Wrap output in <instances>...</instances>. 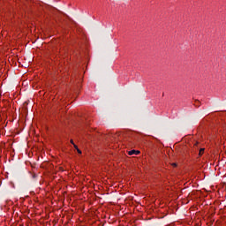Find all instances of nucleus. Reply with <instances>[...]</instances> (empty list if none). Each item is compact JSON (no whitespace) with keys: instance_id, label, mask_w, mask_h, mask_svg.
I'll return each instance as SVG.
<instances>
[{"instance_id":"nucleus-6","label":"nucleus","mask_w":226,"mask_h":226,"mask_svg":"<svg viewBox=\"0 0 226 226\" xmlns=\"http://www.w3.org/2000/svg\"><path fill=\"white\" fill-rule=\"evenodd\" d=\"M171 165L172 167H177V164H176V162H173Z\"/></svg>"},{"instance_id":"nucleus-2","label":"nucleus","mask_w":226,"mask_h":226,"mask_svg":"<svg viewBox=\"0 0 226 226\" xmlns=\"http://www.w3.org/2000/svg\"><path fill=\"white\" fill-rule=\"evenodd\" d=\"M204 151H205L204 148H200V152H199V155H200V156H202V154H204Z\"/></svg>"},{"instance_id":"nucleus-5","label":"nucleus","mask_w":226,"mask_h":226,"mask_svg":"<svg viewBox=\"0 0 226 226\" xmlns=\"http://www.w3.org/2000/svg\"><path fill=\"white\" fill-rule=\"evenodd\" d=\"M73 147H74L76 150L79 149V147H78L76 144L73 145Z\"/></svg>"},{"instance_id":"nucleus-4","label":"nucleus","mask_w":226,"mask_h":226,"mask_svg":"<svg viewBox=\"0 0 226 226\" xmlns=\"http://www.w3.org/2000/svg\"><path fill=\"white\" fill-rule=\"evenodd\" d=\"M71 144H72V146H75V142H73V139L70 140Z\"/></svg>"},{"instance_id":"nucleus-3","label":"nucleus","mask_w":226,"mask_h":226,"mask_svg":"<svg viewBox=\"0 0 226 226\" xmlns=\"http://www.w3.org/2000/svg\"><path fill=\"white\" fill-rule=\"evenodd\" d=\"M77 153H79V154H82V151L79 148L76 149Z\"/></svg>"},{"instance_id":"nucleus-1","label":"nucleus","mask_w":226,"mask_h":226,"mask_svg":"<svg viewBox=\"0 0 226 226\" xmlns=\"http://www.w3.org/2000/svg\"><path fill=\"white\" fill-rule=\"evenodd\" d=\"M128 154L130 155V156H132V155H133V154H140V151H139V150H131V151H129V153H128Z\"/></svg>"}]
</instances>
